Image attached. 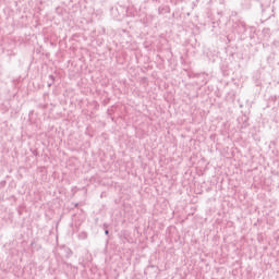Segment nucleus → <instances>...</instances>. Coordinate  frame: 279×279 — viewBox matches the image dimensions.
Wrapping results in <instances>:
<instances>
[{
  "instance_id": "1",
  "label": "nucleus",
  "mask_w": 279,
  "mask_h": 279,
  "mask_svg": "<svg viewBox=\"0 0 279 279\" xmlns=\"http://www.w3.org/2000/svg\"><path fill=\"white\" fill-rule=\"evenodd\" d=\"M105 233L108 234V230H106Z\"/></svg>"
}]
</instances>
